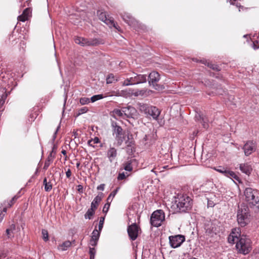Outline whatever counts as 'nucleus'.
<instances>
[{
  "mask_svg": "<svg viewBox=\"0 0 259 259\" xmlns=\"http://www.w3.org/2000/svg\"><path fill=\"white\" fill-rule=\"evenodd\" d=\"M192 198L186 194H182L178 195L175 204L172 205L171 208L175 213H186L192 209Z\"/></svg>",
  "mask_w": 259,
  "mask_h": 259,
  "instance_id": "1",
  "label": "nucleus"
},
{
  "mask_svg": "<svg viewBox=\"0 0 259 259\" xmlns=\"http://www.w3.org/2000/svg\"><path fill=\"white\" fill-rule=\"evenodd\" d=\"M245 200L248 205L254 208V211L259 212V193L256 190L247 188L244 191Z\"/></svg>",
  "mask_w": 259,
  "mask_h": 259,
  "instance_id": "2",
  "label": "nucleus"
},
{
  "mask_svg": "<svg viewBox=\"0 0 259 259\" xmlns=\"http://www.w3.org/2000/svg\"><path fill=\"white\" fill-rule=\"evenodd\" d=\"M126 79L122 82L123 85L128 86L138 84L147 81V75L145 74H139L132 72L126 74Z\"/></svg>",
  "mask_w": 259,
  "mask_h": 259,
  "instance_id": "3",
  "label": "nucleus"
},
{
  "mask_svg": "<svg viewBox=\"0 0 259 259\" xmlns=\"http://www.w3.org/2000/svg\"><path fill=\"white\" fill-rule=\"evenodd\" d=\"M239 235V238L236 244V249L240 253L248 254L251 250V240L246 235Z\"/></svg>",
  "mask_w": 259,
  "mask_h": 259,
  "instance_id": "4",
  "label": "nucleus"
},
{
  "mask_svg": "<svg viewBox=\"0 0 259 259\" xmlns=\"http://www.w3.org/2000/svg\"><path fill=\"white\" fill-rule=\"evenodd\" d=\"M250 216L249 209L247 206L239 207L237 216L238 224L241 227H245L250 222Z\"/></svg>",
  "mask_w": 259,
  "mask_h": 259,
  "instance_id": "5",
  "label": "nucleus"
},
{
  "mask_svg": "<svg viewBox=\"0 0 259 259\" xmlns=\"http://www.w3.org/2000/svg\"><path fill=\"white\" fill-rule=\"evenodd\" d=\"M206 233L212 236L219 234L221 229V223L217 220L206 221L204 225Z\"/></svg>",
  "mask_w": 259,
  "mask_h": 259,
  "instance_id": "6",
  "label": "nucleus"
},
{
  "mask_svg": "<svg viewBox=\"0 0 259 259\" xmlns=\"http://www.w3.org/2000/svg\"><path fill=\"white\" fill-rule=\"evenodd\" d=\"M165 220V214L161 209L154 211L150 218V224L152 226L158 227L161 225L162 223Z\"/></svg>",
  "mask_w": 259,
  "mask_h": 259,
  "instance_id": "7",
  "label": "nucleus"
},
{
  "mask_svg": "<svg viewBox=\"0 0 259 259\" xmlns=\"http://www.w3.org/2000/svg\"><path fill=\"white\" fill-rule=\"evenodd\" d=\"M113 135H115V140L118 146L121 145L123 142L125 140L126 135L122 128L118 125L116 122L112 123Z\"/></svg>",
  "mask_w": 259,
  "mask_h": 259,
  "instance_id": "8",
  "label": "nucleus"
},
{
  "mask_svg": "<svg viewBox=\"0 0 259 259\" xmlns=\"http://www.w3.org/2000/svg\"><path fill=\"white\" fill-rule=\"evenodd\" d=\"M148 82L150 85L157 91H161L164 89L163 85L158 84L160 79V74L156 71L151 72L148 75Z\"/></svg>",
  "mask_w": 259,
  "mask_h": 259,
  "instance_id": "9",
  "label": "nucleus"
},
{
  "mask_svg": "<svg viewBox=\"0 0 259 259\" xmlns=\"http://www.w3.org/2000/svg\"><path fill=\"white\" fill-rule=\"evenodd\" d=\"M99 18L108 25L110 27H113L118 30L119 27L114 22V19L112 17H110L105 12H100L99 11L97 12Z\"/></svg>",
  "mask_w": 259,
  "mask_h": 259,
  "instance_id": "10",
  "label": "nucleus"
},
{
  "mask_svg": "<svg viewBox=\"0 0 259 259\" xmlns=\"http://www.w3.org/2000/svg\"><path fill=\"white\" fill-rule=\"evenodd\" d=\"M141 231L140 227L136 223H133L129 225L127 228V231L130 239L132 240H135L138 236L139 232Z\"/></svg>",
  "mask_w": 259,
  "mask_h": 259,
  "instance_id": "11",
  "label": "nucleus"
},
{
  "mask_svg": "<svg viewBox=\"0 0 259 259\" xmlns=\"http://www.w3.org/2000/svg\"><path fill=\"white\" fill-rule=\"evenodd\" d=\"M185 240V236L182 235H177L169 237L170 246L174 248L180 246Z\"/></svg>",
  "mask_w": 259,
  "mask_h": 259,
  "instance_id": "12",
  "label": "nucleus"
},
{
  "mask_svg": "<svg viewBox=\"0 0 259 259\" xmlns=\"http://www.w3.org/2000/svg\"><path fill=\"white\" fill-rule=\"evenodd\" d=\"M256 144L253 141H248L243 146L242 149L246 156H248L255 152L256 149Z\"/></svg>",
  "mask_w": 259,
  "mask_h": 259,
  "instance_id": "13",
  "label": "nucleus"
},
{
  "mask_svg": "<svg viewBox=\"0 0 259 259\" xmlns=\"http://www.w3.org/2000/svg\"><path fill=\"white\" fill-rule=\"evenodd\" d=\"M214 169L217 171L223 174L227 177L230 178H234L235 179H236L237 178V176L234 172L224 166H219L218 167H214Z\"/></svg>",
  "mask_w": 259,
  "mask_h": 259,
  "instance_id": "14",
  "label": "nucleus"
},
{
  "mask_svg": "<svg viewBox=\"0 0 259 259\" xmlns=\"http://www.w3.org/2000/svg\"><path fill=\"white\" fill-rule=\"evenodd\" d=\"M241 231L239 228L233 229L231 234L228 238V242L230 243H237L239 238V234H240Z\"/></svg>",
  "mask_w": 259,
  "mask_h": 259,
  "instance_id": "15",
  "label": "nucleus"
},
{
  "mask_svg": "<svg viewBox=\"0 0 259 259\" xmlns=\"http://www.w3.org/2000/svg\"><path fill=\"white\" fill-rule=\"evenodd\" d=\"M123 112H124V116L125 118H134L137 115L136 109L131 106L126 107H123Z\"/></svg>",
  "mask_w": 259,
  "mask_h": 259,
  "instance_id": "16",
  "label": "nucleus"
},
{
  "mask_svg": "<svg viewBox=\"0 0 259 259\" xmlns=\"http://www.w3.org/2000/svg\"><path fill=\"white\" fill-rule=\"evenodd\" d=\"M160 113V111L155 106H151L149 108V112L147 113V116H151L154 119H157Z\"/></svg>",
  "mask_w": 259,
  "mask_h": 259,
  "instance_id": "17",
  "label": "nucleus"
},
{
  "mask_svg": "<svg viewBox=\"0 0 259 259\" xmlns=\"http://www.w3.org/2000/svg\"><path fill=\"white\" fill-rule=\"evenodd\" d=\"M196 120L199 121L204 128H207L208 127L207 117L203 114L198 113L195 116Z\"/></svg>",
  "mask_w": 259,
  "mask_h": 259,
  "instance_id": "18",
  "label": "nucleus"
},
{
  "mask_svg": "<svg viewBox=\"0 0 259 259\" xmlns=\"http://www.w3.org/2000/svg\"><path fill=\"white\" fill-rule=\"evenodd\" d=\"M239 169L243 173L248 176L250 175L252 170V166L249 163H241Z\"/></svg>",
  "mask_w": 259,
  "mask_h": 259,
  "instance_id": "19",
  "label": "nucleus"
},
{
  "mask_svg": "<svg viewBox=\"0 0 259 259\" xmlns=\"http://www.w3.org/2000/svg\"><path fill=\"white\" fill-rule=\"evenodd\" d=\"M103 196V193L102 192L99 193L92 202L91 207L96 209L101 201Z\"/></svg>",
  "mask_w": 259,
  "mask_h": 259,
  "instance_id": "20",
  "label": "nucleus"
},
{
  "mask_svg": "<svg viewBox=\"0 0 259 259\" xmlns=\"http://www.w3.org/2000/svg\"><path fill=\"white\" fill-rule=\"evenodd\" d=\"M117 156V150L114 147H111L107 151V157L110 162L115 158Z\"/></svg>",
  "mask_w": 259,
  "mask_h": 259,
  "instance_id": "21",
  "label": "nucleus"
},
{
  "mask_svg": "<svg viewBox=\"0 0 259 259\" xmlns=\"http://www.w3.org/2000/svg\"><path fill=\"white\" fill-rule=\"evenodd\" d=\"M121 17L123 21L129 25H133L135 22L134 18L128 14L124 13L121 15Z\"/></svg>",
  "mask_w": 259,
  "mask_h": 259,
  "instance_id": "22",
  "label": "nucleus"
},
{
  "mask_svg": "<svg viewBox=\"0 0 259 259\" xmlns=\"http://www.w3.org/2000/svg\"><path fill=\"white\" fill-rule=\"evenodd\" d=\"M138 106L139 110L141 112H143L146 115H147V113L149 112V108L151 106L144 103H139Z\"/></svg>",
  "mask_w": 259,
  "mask_h": 259,
  "instance_id": "23",
  "label": "nucleus"
},
{
  "mask_svg": "<svg viewBox=\"0 0 259 259\" xmlns=\"http://www.w3.org/2000/svg\"><path fill=\"white\" fill-rule=\"evenodd\" d=\"M74 41L76 44L80 45L82 47L87 46V38L78 36L75 38Z\"/></svg>",
  "mask_w": 259,
  "mask_h": 259,
  "instance_id": "24",
  "label": "nucleus"
},
{
  "mask_svg": "<svg viewBox=\"0 0 259 259\" xmlns=\"http://www.w3.org/2000/svg\"><path fill=\"white\" fill-rule=\"evenodd\" d=\"M113 113V116L114 118H116V117H121L123 119H125L124 116V112H123V108L121 110H120L119 109H115L112 111Z\"/></svg>",
  "mask_w": 259,
  "mask_h": 259,
  "instance_id": "25",
  "label": "nucleus"
},
{
  "mask_svg": "<svg viewBox=\"0 0 259 259\" xmlns=\"http://www.w3.org/2000/svg\"><path fill=\"white\" fill-rule=\"evenodd\" d=\"M52 157H55V155H52V153H50L46 160L45 161L44 166L43 167V169L44 170H47L49 166H50V164L52 162H53V159L52 158Z\"/></svg>",
  "mask_w": 259,
  "mask_h": 259,
  "instance_id": "26",
  "label": "nucleus"
},
{
  "mask_svg": "<svg viewBox=\"0 0 259 259\" xmlns=\"http://www.w3.org/2000/svg\"><path fill=\"white\" fill-rule=\"evenodd\" d=\"M87 46H96L100 44L98 39L96 38H87Z\"/></svg>",
  "mask_w": 259,
  "mask_h": 259,
  "instance_id": "27",
  "label": "nucleus"
},
{
  "mask_svg": "<svg viewBox=\"0 0 259 259\" xmlns=\"http://www.w3.org/2000/svg\"><path fill=\"white\" fill-rule=\"evenodd\" d=\"M96 209L91 207L87 210V212L84 214V218L86 219L91 220L92 219L93 215L95 214Z\"/></svg>",
  "mask_w": 259,
  "mask_h": 259,
  "instance_id": "28",
  "label": "nucleus"
},
{
  "mask_svg": "<svg viewBox=\"0 0 259 259\" xmlns=\"http://www.w3.org/2000/svg\"><path fill=\"white\" fill-rule=\"evenodd\" d=\"M43 184L45 186V190L46 192H50L52 189L53 186L51 182H48L46 178L44 179Z\"/></svg>",
  "mask_w": 259,
  "mask_h": 259,
  "instance_id": "29",
  "label": "nucleus"
},
{
  "mask_svg": "<svg viewBox=\"0 0 259 259\" xmlns=\"http://www.w3.org/2000/svg\"><path fill=\"white\" fill-rule=\"evenodd\" d=\"M128 140L125 141V143L126 144L127 148L128 150H131V152H133V149H134V146L135 145V142L134 140H130L129 135H127Z\"/></svg>",
  "mask_w": 259,
  "mask_h": 259,
  "instance_id": "30",
  "label": "nucleus"
},
{
  "mask_svg": "<svg viewBox=\"0 0 259 259\" xmlns=\"http://www.w3.org/2000/svg\"><path fill=\"white\" fill-rule=\"evenodd\" d=\"M100 231H98L97 229H95L92 233L91 239H93V240H96L98 241L99 237H100Z\"/></svg>",
  "mask_w": 259,
  "mask_h": 259,
  "instance_id": "31",
  "label": "nucleus"
},
{
  "mask_svg": "<svg viewBox=\"0 0 259 259\" xmlns=\"http://www.w3.org/2000/svg\"><path fill=\"white\" fill-rule=\"evenodd\" d=\"M7 208L6 206L0 205V222H2L4 219L5 213L7 212Z\"/></svg>",
  "mask_w": 259,
  "mask_h": 259,
  "instance_id": "32",
  "label": "nucleus"
},
{
  "mask_svg": "<svg viewBox=\"0 0 259 259\" xmlns=\"http://www.w3.org/2000/svg\"><path fill=\"white\" fill-rule=\"evenodd\" d=\"M72 242L70 241H66L64 242L60 246L62 250H66L71 245Z\"/></svg>",
  "mask_w": 259,
  "mask_h": 259,
  "instance_id": "33",
  "label": "nucleus"
},
{
  "mask_svg": "<svg viewBox=\"0 0 259 259\" xmlns=\"http://www.w3.org/2000/svg\"><path fill=\"white\" fill-rule=\"evenodd\" d=\"M104 98V96L102 94H99V95H94L93 96H92L91 99H90V100L92 102H95L99 100H100V99H102Z\"/></svg>",
  "mask_w": 259,
  "mask_h": 259,
  "instance_id": "34",
  "label": "nucleus"
},
{
  "mask_svg": "<svg viewBox=\"0 0 259 259\" xmlns=\"http://www.w3.org/2000/svg\"><path fill=\"white\" fill-rule=\"evenodd\" d=\"M96 253V249H95V248L90 247L89 254H90V259H95Z\"/></svg>",
  "mask_w": 259,
  "mask_h": 259,
  "instance_id": "35",
  "label": "nucleus"
},
{
  "mask_svg": "<svg viewBox=\"0 0 259 259\" xmlns=\"http://www.w3.org/2000/svg\"><path fill=\"white\" fill-rule=\"evenodd\" d=\"M88 108L87 107H82L78 110L76 116L77 117L82 114L85 113L88 111Z\"/></svg>",
  "mask_w": 259,
  "mask_h": 259,
  "instance_id": "36",
  "label": "nucleus"
},
{
  "mask_svg": "<svg viewBox=\"0 0 259 259\" xmlns=\"http://www.w3.org/2000/svg\"><path fill=\"white\" fill-rule=\"evenodd\" d=\"M115 80V77L112 73L109 74L106 78V83L107 84L111 83Z\"/></svg>",
  "mask_w": 259,
  "mask_h": 259,
  "instance_id": "37",
  "label": "nucleus"
},
{
  "mask_svg": "<svg viewBox=\"0 0 259 259\" xmlns=\"http://www.w3.org/2000/svg\"><path fill=\"white\" fill-rule=\"evenodd\" d=\"M124 169L126 171H131L133 170V166L130 162H126L124 164Z\"/></svg>",
  "mask_w": 259,
  "mask_h": 259,
  "instance_id": "38",
  "label": "nucleus"
},
{
  "mask_svg": "<svg viewBox=\"0 0 259 259\" xmlns=\"http://www.w3.org/2000/svg\"><path fill=\"white\" fill-rule=\"evenodd\" d=\"M79 102L81 105L88 104L90 102V99L85 97L81 98L80 99Z\"/></svg>",
  "mask_w": 259,
  "mask_h": 259,
  "instance_id": "39",
  "label": "nucleus"
},
{
  "mask_svg": "<svg viewBox=\"0 0 259 259\" xmlns=\"http://www.w3.org/2000/svg\"><path fill=\"white\" fill-rule=\"evenodd\" d=\"M42 235L43 236V239L45 241H47L49 240V236H48V231L45 229H42Z\"/></svg>",
  "mask_w": 259,
  "mask_h": 259,
  "instance_id": "40",
  "label": "nucleus"
},
{
  "mask_svg": "<svg viewBox=\"0 0 259 259\" xmlns=\"http://www.w3.org/2000/svg\"><path fill=\"white\" fill-rule=\"evenodd\" d=\"M31 12V9L30 8H27L23 11L22 14L28 18L29 16H30Z\"/></svg>",
  "mask_w": 259,
  "mask_h": 259,
  "instance_id": "41",
  "label": "nucleus"
},
{
  "mask_svg": "<svg viewBox=\"0 0 259 259\" xmlns=\"http://www.w3.org/2000/svg\"><path fill=\"white\" fill-rule=\"evenodd\" d=\"M18 197L19 196L15 195L12 198V199L10 200V202L8 204L9 207H11L15 203L16 201L18 198Z\"/></svg>",
  "mask_w": 259,
  "mask_h": 259,
  "instance_id": "42",
  "label": "nucleus"
},
{
  "mask_svg": "<svg viewBox=\"0 0 259 259\" xmlns=\"http://www.w3.org/2000/svg\"><path fill=\"white\" fill-rule=\"evenodd\" d=\"M110 203L111 202H108V201H107V203L104 205L103 208V212L104 213H106L108 212L109 209Z\"/></svg>",
  "mask_w": 259,
  "mask_h": 259,
  "instance_id": "43",
  "label": "nucleus"
},
{
  "mask_svg": "<svg viewBox=\"0 0 259 259\" xmlns=\"http://www.w3.org/2000/svg\"><path fill=\"white\" fill-rule=\"evenodd\" d=\"M104 219H105L104 217L100 218L99 226H98L99 231H101L103 227V223H104Z\"/></svg>",
  "mask_w": 259,
  "mask_h": 259,
  "instance_id": "44",
  "label": "nucleus"
},
{
  "mask_svg": "<svg viewBox=\"0 0 259 259\" xmlns=\"http://www.w3.org/2000/svg\"><path fill=\"white\" fill-rule=\"evenodd\" d=\"M28 19V18L23 14L18 17V20L22 22H25V21L27 20Z\"/></svg>",
  "mask_w": 259,
  "mask_h": 259,
  "instance_id": "45",
  "label": "nucleus"
},
{
  "mask_svg": "<svg viewBox=\"0 0 259 259\" xmlns=\"http://www.w3.org/2000/svg\"><path fill=\"white\" fill-rule=\"evenodd\" d=\"M207 66L209 67V68L212 69L214 70H219V67L217 65L212 64L211 63L208 62L207 63Z\"/></svg>",
  "mask_w": 259,
  "mask_h": 259,
  "instance_id": "46",
  "label": "nucleus"
},
{
  "mask_svg": "<svg viewBox=\"0 0 259 259\" xmlns=\"http://www.w3.org/2000/svg\"><path fill=\"white\" fill-rule=\"evenodd\" d=\"M207 66L209 67V68L212 69L214 70H219V67L217 65L212 64L211 63L208 62L207 63Z\"/></svg>",
  "mask_w": 259,
  "mask_h": 259,
  "instance_id": "47",
  "label": "nucleus"
},
{
  "mask_svg": "<svg viewBox=\"0 0 259 259\" xmlns=\"http://www.w3.org/2000/svg\"><path fill=\"white\" fill-rule=\"evenodd\" d=\"M206 199L207 200V207H213L215 205L214 202L208 197H206Z\"/></svg>",
  "mask_w": 259,
  "mask_h": 259,
  "instance_id": "48",
  "label": "nucleus"
},
{
  "mask_svg": "<svg viewBox=\"0 0 259 259\" xmlns=\"http://www.w3.org/2000/svg\"><path fill=\"white\" fill-rule=\"evenodd\" d=\"M252 48L254 50H256L259 48L258 41L257 40H254L252 41Z\"/></svg>",
  "mask_w": 259,
  "mask_h": 259,
  "instance_id": "49",
  "label": "nucleus"
},
{
  "mask_svg": "<svg viewBox=\"0 0 259 259\" xmlns=\"http://www.w3.org/2000/svg\"><path fill=\"white\" fill-rule=\"evenodd\" d=\"M98 242V241L97 240H93L91 239L90 240V244L91 245V246H93V247H94L97 245Z\"/></svg>",
  "mask_w": 259,
  "mask_h": 259,
  "instance_id": "50",
  "label": "nucleus"
},
{
  "mask_svg": "<svg viewBox=\"0 0 259 259\" xmlns=\"http://www.w3.org/2000/svg\"><path fill=\"white\" fill-rule=\"evenodd\" d=\"M125 178V175L124 174V172L119 173L117 177V180L119 181L124 180Z\"/></svg>",
  "mask_w": 259,
  "mask_h": 259,
  "instance_id": "51",
  "label": "nucleus"
},
{
  "mask_svg": "<svg viewBox=\"0 0 259 259\" xmlns=\"http://www.w3.org/2000/svg\"><path fill=\"white\" fill-rule=\"evenodd\" d=\"M115 196V195H113L112 193H111L107 199V201H108V202H111Z\"/></svg>",
  "mask_w": 259,
  "mask_h": 259,
  "instance_id": "52",
  "label": "nucleus"
},
{
  "mask_svg": "<svg viewBox=\"0 0 259 259\" xmlns=\"http://www.w3.org/2000/svg\"><path fill=\"white\" fill-rule=\"evenodd\" d=\"M93 144H98L100 142V140L98 137H95L94 139H91Z\"/></svg>",
  "mask_w": 259,
  "mask_h": 259,
  "instance_id": "53",
  "label": "nucleus"
},
{
  "mask_svg": "<svg viewBox=\"0 0 259 259\" xmlns=\"http://www.w3.org/2000/svg\"><path fill=\"white\" fill-rule=\"evenodd\" d=\"M104 188H105V184H102L97 187V189L98 190L103 191L104 190Z\"/></svg>",
  "mask_w": 259,
  "mask_h": 259,
  "instance_id": "54",
  "label": "nucleus"
},
{
  "mask_svg": "<svg viewBox=\"0 0 259 259\" xmlns=\"http://www.w3.org/2000/svg\"><path fill=\"white\" fill-rule=\"evenodd\" d=\"M66 177L67 178H69L71 176V171L70 169H68L67 171L66 172Z\"/></svg>",
  "mask_w": 259,
  "mask_h": 259,
  "instance_id": "55",
  "label": "nucleus"
},
{
  "mask_svg": "<svg viewBox=\"0 0 259 259\" xmlns=\"http://www.w3.org/2000/svg\"><path fill=\"white\" fill-rule=\"evenodd\" d=\"M57 149V146H56L55 144H53V147L52 150V151L50 153H52V155H53V153H54V155L56 154V150Z\"/></svg>",
  "mask_w": 259,
  "mask_h": 259,
  "instance_id": "56",
  "label": "nucleus"
},
{
  "mask_svg": "<svg viewBox=\"0 0 259 259\" xmlns=\"http://www.w3.org/2000/svg\"><path fill=\"white\" fill-rule=\"evenodd\" d=\"M145 93V91L143 90H140L138 91L136 93L137 95H143Z\"/></svg>",
  "mask_w": 259,
  "mask_h": 259,
  "instance_id": "57",
  "label": "nucleus"
},
{
  "mask_svg": "<svg viewBox=\"0 0 259 259\" xmlns=\"http://www.w3.org/2000/svg\"><path fill=\"white\" fill-rule=\"evenodd\" d=\"M88 144L90 146H91V147H95L94 145V144H93V143L92 141H91V140H89L88 141Z\"/></svg>",
  "mask_w": 259,
  "mask_h": 259,
  "instance_id": "58",
  "label": "nucleus"
},
{
  "mask_svg": "<svg viewBox=\"0 0 259 259\" xmlns=\"http://www.w3.org/2000/svg\"><path fill=\"white\" fill-rule=\"evenodd\" d=\"M57 133L56 132H55L54 134V135L53 136V138H52V142L53 143H54L56 138V136H57Z\"/></svg>",
  "mask_w": 259,
  "mask_h": 259,
  "instance_id": "59",
  "label": "nucleus"
},
{
  "mask_svg": "<svg viewBox=\"0 0 259 259\" xmlns=\"http://www.w3.org/2000/svg\"><path fill=\"white\" fill-rule=\"evenodd\" d=\"M119 189V187H117L115 190H114V191H113L111 193H113V195H116V194H117L118 190Z\"/></svg>",
  "mask_w": 259,
  "mask_h": 259,
  "instance_id": "60",
  "label": "nucleus"
},
{
  "mask_svg": "<svg viewBox=\"0 0 259 259\" xmlns=\"http://www.w3.org/2000/svg\"><path fill=\"white\" fill-rule=\"evenodd\" d=\"M10 229H7L6 231V234L7 235V236H8V237L9 238L10 236H9V235H10Z\"/></svg>",
  "mask_w": 259,
  "mask_h": 259,
  "instance_id": "61",
  "label": "nucleus"
},
{
  "mask_svg": "<svg viewBox=\"0 0 259 259\" xmlns=\"http://www.w3.org/2000/svg\"><path fill=\"white\" fill-rule=\"evenodd\" d=\"M77 187L78 191H80L81 190H82L83 189V187L80 185H79Z\"/></svg>",
  "mask_w": 259,
  "mask_h": 259,
  "instance_id": "62",
  "label": "nucleus"
},
{
  "mask_svg": "<svg viewBox=\"0 0 259 259\" xmlns=\"http://www.w3.org/2000/svg\"><path fill=\"white\" fill-rule=\"evenodd\" d=\"M60 127H61V123H59V125L57 127V129L55 132H56L57 133L59 131V130H60Z\"/></svg>",
  "mask_w": 259,
  "mask_h": 259,
  "instance_id": "63",
  "label": "nucleus"
},
{
  "mask_svg": "<svg viewBox=\"0 0 259 259\" xmlns=\"http://www.w3.org/2000/svg\"><path fill=\"white\" fill-rule=\"evenodd\" d=\"M61 152L64 155H66L67 154V152L65 150H63Z\"/></svg>",
  "mask_w": 259,
  "mask_h": 259,
  "instance_id": "64",
  "label": "nucleus"
}]
</instances>
